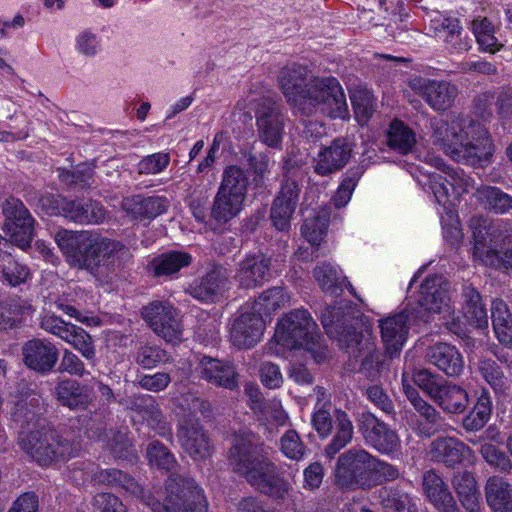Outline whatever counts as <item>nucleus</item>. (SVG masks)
Listing matches in <instances>:
<instances>
[{"instance_id":"19","label":"nucleus","mask_w":512,"mask_h":512,"mask_svg":"<svg viewBox=\"0 0 512 512\" xmlns=\"http://www.w3.org/2000/svg\"><path fill=\"white\" fill-rule=\"evenodd\" d=\"M415 315L407 307L404 311L379 320L381 338L386 353L392 358L402 350L409 333V328Z\"/></svg>"},{"instance_id":"12","label":"nucleus","mask_w":512,"mask_h":512,"mask_svg":"<svg viewBox=\"0 0 512 512\" xmlns=\"http://www.w3.org/2000/svg\"><path fill=\"white\" fill-rule=\"evenodd\" d=\"M40 326L46 332L54 334L72 345L74 349L80 352L82 357L94 364L96 359L94 341L91 335L83 328L67 323L54 314H45L42 316Z\"/></svg>"},{"instance_id":"63","label":"nucleus","mask_w":512,"mask_h":512,"mask_svg":"<svg viewBox=\"0 0 512 512\" xmlns=\"http://www.w3.org/2000/svg\"><path fill=\"white\" fill-rule=\"evenodd\" d=\"M282 453L289 459L299 461L305 454V445L294 430L286 431L280 439Z\"/></svg>"},{"instance_id":"42","label":"nucleus","mask_w":512,"mask_h":512,"mask_svg":"<svg viewBox=\"0 0 512 512\" xmlns=\"http://www.w3.org/2000/svg\"><path fill=\"white\" fill-rule=\"evenodd\" d=\"M192 262V256L184 251H168L155 257L150 267L154 276H170L177 273Z\"/></svg>"},{"instance_id":"23","label":"nucleus","mask_w":512,"mask_h":512,"mask_svg":"<svg viewBox=\"0 0 512 512\" xmlns=\"http://www.w3.org/2000/svg\"><path fill=\"white\" fill-rule=\"evenodd\" d=\"M177 436L184 452L194 460H203L211 455L209 437L198 421L184 415Z\"/></svg>"},{"instance_id":"11","label":"nucleus","mask_w":512,"mask_h":512,"mask_svg":"<svg viewBox=\"0 0 512 512\" xmlns=\"http://www.w3.org/2000/svg\"><path fill=\"white\" fill-rule=\"evenodd\" d=\"M255 112L259 140L272 148H279L284 135L285 118L280 106L271 98L259 97L250 100Z\"/></svg>"},{"instance_id":"49","label":"nucleus","mask_w":512,"mask_h":512,"mask_svg":"<svg viewBox=\"0 0 512 512\" xmlns=\"http://www.w3.org/2000/svg\"><path fill=\"white\" fill-rule=\"evenodd\" d=\"M314 277L325 293L337 295L342 291L346 277L342 276L337 267L330 263H320L314 269Z\"/></svg>"},{"instance_id":"54","label":"nucleus","mask_w":512,"mask_h":512,"mask_svg":"<svg viewBox=\"0 0 512 512\" xmlns=\"http://www.w3.org/2000/svg\"><path fill=\"white\" fill-rule=\"evenodd\" d=\"M379 498L382 506L393 512H417L409 495L399 489L384 487L379 491Z\"/></svg>"},{"instance_id":"25","label":"nucleus","mask_w":512,"mask_h":512,"mask_svg":"<svg viewBox=\"0 0 512 512\" xmlns=\"http://www.w3.org/2000/svg\"><path fill=\"white\" fill-rule=\"evenodd\" d=\"M265 329V319L254 310L244 311L235 319L230 331L233 345L250 348L261 338Z\"/></svg>"},{"instance_id":"34","label":"nucleus","mask_w":512,"mask_h":512,"mask_svg":"<svg viewBox=\"0 0 512 512\" xmlns=\"http://www.w3.org/2000/svg\"><path fill=\"white\" fill-rule=\"evenodd\" d=\"M227 270L221 266L213 267L198 282L189 288L190 295L200 301H212L214 297L228 288Z\"/></svg>"},{"instance_id":"30","label":"nucleus","mask_w":512,"mask_h":512,"mask_svg":"<svg viewBox=\"0 0 512 512\" xmlns=\"http://www.w3.org/2000/svg\"><path fill=\"white\" fill-rule=\"evenodd\" d=\"M422 487L428 501L439 512H458L456 501L447 484L434 470L424 472Z\"/></svg>"},{"instance_id":"52","label":"nucleus","mask_w":512,"mask_h":512,"mask_svg":"<svg viewBox=\"0 0 512 512\" xmlns=\"http://www.w3.org/2000/svg\"><path fill=\"white\" fill-rule=\"evenodd\" d=\"M492 402L487 391H482L472 411L463 419V427L468 431H478L488 422Z\"/></svg>"},{"instance_id":"51","label":"nucleus","mask_w":512,"mask_h":512,"mask_svg":"<svg viewBox=\"0 0 512 512\" xmlns=\"http://www.w3.org/2000/svg\"><path fill=\"white\" fill-rule=\"evenodd\" d=\"M248 185L247 171L237 165H229L223 171L222 181L218 189L246 198Z\"/></svg>"},{"instance_id":"59","label":"nucleus","mask_w":512,"mask_h":512,"mask_svg":"<svg viewBox=\"0 0 512 512\" xmlns=\"http://www.w3.org/2000/svg\"><path fill=\"white\" fill-rule=\"evenodd\" d=\"M480 453L484 460L494 469L509 473L512 470V461L499 448L491 443H485L480 448Z\"/></svg>"},{"instance_id":"8","label":"nucleus","mask_w":512,"mask_h":512,"mask_svg":"<svg viewBox=\"0 0 512 512\" xmlns=\"http://www.w3.org/2000/svg\"><path fill=\"white\" fill-rule=\"evenodd\" d=\"M152 512H207L208 502L203 490L193 479L171 475L166 482V497L158 500L144 498Z\"/></svg>"},{"instance_id":"36","label":"nucleus","mask_w":512,"mask_h":512,"mask_svg":"<svg viewBox=\"0 0 512 512\" xmlns=\"http://www.w3.org/2000/svg\"><path fill=\"white\" fill-rule=\"evenodd\" d=\"M484 492L486 502L493 512L512 511V483L507 479L498 475L490 476Z\"/></svg>"},{"instance_id":"6","label":"nucleus","mask_w":512,"mask_h":512,"mask_svg":"<svg viewBox=\"0 0 512 512\" xmlns=\"http://www.w3.org/2000/svg\"><path fill=\"white\" fill-rule=\"evenodd\" d=\"M275 338L289 349L303 348L317 363L328 355V348L317 332L315 321L304 309H295L285 314L277 324Z\"/></svg>"},{"instance_id":"62","label":"nucleus","mask_w":512,"mask_h":512,"mask_svg":"<svg viewBox=\"0 0 512 512\" xmlns=\"http://www.w3.org/2000/svg\"><path fill=\"white\" fill-rule=\"evenodd\" d=\"M169 163V153L157 152L143 157L137 165V170L139 174L156 175L164 171Z\"/></svg>"},{"instance_id":"57","label":"nucleus","mask_w":512,"mask_h":512,"mask_svg":"<svg viewBox=\"0 0 512 512\" xmlns=\"http://www.w3.org/2000/svg\"><path fill=\"white\" fill-rule=\"evenodd\" d=\"M350 100L358 121H367L375 111V99L366 88H355L350 91Z\"/></svg>"},{"instance_id":"28","label":"nucleus","mask_w":512,"mask_h":512,"mask_svg":"<svg viewBox=\"0 0 512 512\" xmlns=\"http://www.w3.org/2000/svg\"><path fill=\"white\" fill-rule=\"evenodd\" d=\"M427 361L449 377H458L464 370V359L453 345L439 342L426 349Z\"/></svg>"},{"instance_id":"13","label":"nucleus","mask_w":512,"mask_h":512,"mask_svg":"<svg viewBox=\"0 0 512 512\" xmlns=\"http://www.w3.org/2000/svg\"><path fill=\"white\" fill-rule=\"evenodd\" d=\"M448 283L439 275L429 276L421 284L416 306L408 307L415 319L428 322L429 314L440 313L449 303Z\"/></svg>"},{"instance_id":"47","label":"nucleus","mask_w":512,"mask_h":512,"mask_svg":"<svg viewBox=\"0 0 512 512\" xmlns=\"http://www.w3.org/2000/svg\"><path fill=\"white\" fill-rule=\"evenodd\" d=\"M387 145L394 151L408 154L416 145V135L404 122L395 119L387 131Z\"/></svg>"},{"instance_id":"64","label":"nucleus","mask_w":512,"mask_h":512,"mask_svg":"<svg viewBox=\"0 0 512 512\" xmlns=\"http://www.w3.org/2000/svg\"><path fill=\"white\" fill-rule=\"evenodd\" d=\"M92 505L98 512H127L118 497L111 493H98L93 497Z\"/></svg>"},{"instance_id":"56","label":"nucleus","mask_w":512,"mask_h":512,"mask_svg":"<svg viewBox=\"0 0 512 512\" xmlns=\"http://www.w3.org/2000/svg\"><path fill=\"white\" fill-rule=\"evenodd\" d=\"M135 362L144 369H153L160 364L171 362V356L159 346L145 343L138 347Z\"/></svg>"},{"instance_id":"61","label":"nucleus","mask_w":512,"mask_h":512,"mask_svg":"<svg viewBox=\"0 0 512 512\" xmlns=\"http://www.w3.org/2000/svg\"><path fill=\"white\" fill-rule=\"evenodd\" d=\"M429 188L431 189L438 204L449 209V205H455L452 193H449L447 176L439 173H429L428 175Z\"/></svg>"},{"instance_id":"9","label":"nucleus","mask_w":512,"mask_h":512,"mask_svg":"<svg viewBox=\"0 0 512 512\" xmlns=\"http://www.w3.org/2000/svg\"><path fill=\"white\" fill-rule=\"evenodd\" d=\"M330 406L331 403L328 402H317L311 422L318 436L321 439H326L331 435L334 419L335 433L324 449V455L329 459H333L337 453L352 441L354 426L348 414L341 409H335L332 416Z\"/></svg>"},{"instance_id":"14","label":"nucleus","mask_w":512,"mask_h":512,"mask_svg":"<svg viewBox=\"0 0 512 512\" xmlns=\"http://www.w3.org/2000/svg\"><path fill=\"white\" fill-rule=\"evenodd\" d=\"M142 315L150 328L168 343L182 339V326L176 309L168 302L153 301L143 308Z\"/></svg>"},{"instance_id":"41","label":"nucleus","mask_w":512,"mask_h":512,"mask_svg":"<svg viewBox=\"0 0 512 512\" xmlns=\"http://www.w3.org/2000/svg\"><path fill=\"white\" fill-rule=\"evenodd\" d=\"M463 296V313L465 318L471 325L479 328L488 327V314L482 297L479 292L472 286H464Z\"/></svg>"},{"instance_id":"35","label":"nucleus","mask_w":512,"mask_h":512,"mask_svg":"<svg viewBox=\"0 0 512 512\" xmlns=\"http://www.w3.org/2000/svg\"><path fill=\"white\" fill-rule=\"evenodd\" d=\"M60 210L65 218L81 224H98L106 215L104 207L93 201L63 200Z\"/></svg>"},{"instance_id":"44","label":"nucleus","mask_w":512,"mask_h":512,"mask_svg":"<svg viewBox=\"0 0 512 512\" xmlns=\"http://www.w3.org/2000/svg\"><path fill=\"white\" fill-rule=\"evenodd\" d=\"M491 319L495 335L504 345H512V315L502 299H495L491 306Z\"/></svg>"},{"instance_id":"29","label":"nucleus","mask_w":512,"mask_h":512,"mask_svg":"<svg viewBox=\"0 0 512 512\" xmlns=\"http://www.w3.org/2000/svg\"><path fill=\"white\" fill-rule=\"evenodd\" d=\"M197 370L201 378L215 386L233 390L238 387V373L233 364L208 356L201 358Z\"/></svg>"},{"instance_id":"45","label":"nucleus","mask_w":512,"mask_h":512,"mask_svg":"<svg viewBox=\"0 0 512 512\" xmlns=\"http://www.w3.org/2000/svg\"><path fill=\"white\" fill-rule=\"evenodd\" d=\"M452 485L463 507L470 512H475L478 509L479 502L476 480L472 473L468 471L455 473L452 478Z\"/></svg>"},{"instance_id":"21","label":"nucleus","mask_w":512,"mask_h":512,"mask_svg":"<svg viewBox=\"0 0 512 512\" xmlns=\"http://www.w3.org/2000/svg\"><path fill=\"white\" fill-rule=\"evenodd\" d=\"M301 188L294 180H285L276 194L271 210L270 219L279 231H286L290 227L291 218L299 203Z\"/></svg>"},{"instance_id":"20","label":"nucleus","mask_w":512,"mask_h":512,"mask_svg":"<svg viewBox=\"0 0 512 512\" xmlns=\"http://www.w3.org/2000/svg\"><path fill=\"white\" fill-rule=\"evenodd\" d=\"M312 76V71L307 66L299 63L287 64L278 73L279 88L287 102L296 111Z\"/></svg>"},{"instance_id":"32","label":"nucleus","mask_w":512,"mask_h":512,"mask_svg":"<svg viewBox=\"0 0 512 512\" xmlns=\"http://www.w3.org/2000/svg\"><path fill=\"white\" fill-rule=\"evenodd\" d=\"M121 207L134 219L151 220L163 214L169 207V202L162 196L143 197L134 195L124 198Z\"/></svg>"},{"instance_id":"15","label":"nucleus","mask_w":512,"mask_h":512,"mask_svg":"<svg viewBox=\"0 0 512 512\" xmlns=\"http://www.w3.org/2000/svg\"><path fill=\"white\" fill-rule=\"evenodd\" d=\"M142 315L150 328L168 343L182 339V326L176 309L168 302L153 301L143 308Z\"/></svg>"},{"instance_id":"38","label":"nucleus","mask_w":512,"mask_h":512,"mask_svg":"<svg viewBox=\"0 0 512 512\" xmlns=\"http://www.w3.org/2000/svg\"><path fill=\"white\" fill-rule=\"evenodd\" d=\"M474 196L483 208L495 214L503 215L512 211V196L498 187L481 185L475 189Z\"/></svg>"},{"instance_id":"33","label":"nucleus","mask_w":512,"mask_h":512,"mask_svg":"<svg viewBox=\"0 0 512 512\" xmlns=\"http://www.w3.org/2000/svg\"><path fill=\"white\" fill-rule=\"evenodd\" d=\"M425 21L428 23L430 31L435 35L446 33L445 43L453 50H467V44L461 39L462 28L457 18H452L442 14L437 10H431L426 13Z\"/></svg>"},{"instance_id":"53","label":"nucleus","mask_w":512,"mask_h":512,"mask_svg":"<svg viewBox=\"0 0 512 512\" xmlns=\"http://www.w3.org/2000/svg\"><path fill=\"white\" fill-rule=\"evenodd\" d=\"M106 424L102 421L100 415L95 418L87 426V434L91 439H96L107 443L115 453H120L124 447V435L120 432L114 433L106 431Z\"/></svg>"},{"instance_id":"31","label":"nucleus","mask_w":512,"mask_h":512,"mask_svg":"<svg viewBox=\"0 0 512 512\" xmlns=\"http://www.w3.org/2000/svg\"><path fill=\"white\" fill-rule=\"evenodd\" d=\"M351 155V147L346 139L337 138L330 146L322 149L315 159L314 171L321 176L342 169Z\"/></svg>"},{"instance_id":"60","label":"nucleus","mask_w":512,"mask_h":512,"mask_svg":"<svg viewBox=\"0 0 512 512\" xmlns=\"http://www.w3.org/2000/svg\"><path fill=\"white\" fill-rule=\"evenodd\" d=\"M147 457L152 466L160 469L171 470L176 460L173 454L160 442L152 441L147 448Z\"/></svg>"},{"instance_id":"24","label":"nucleus","mask_w":512,"mask_h":512,"mask_svg":"<svg viewBox=\"0 0 512 512\" xmlns=\"http://www.w3.org/2000/svg\"><path fill=\"white\" fill-rule=\"evenodd\" d=\"M270 266L271 259L264 254H248L238 263L234 279L243 288L259 287L270 279Z\"/></svg>"},{"instance_id":"10","label":"nucleus","mask_w":512,"mask_h":512,"mask_svg":"<svg viewBox=\"0 0 512 512\" xmlns=\"http://www.w3.org/2000/svg\"><path fill=\"white\" fill-rule=\"evenodd\" d=\"M375 468V457L364 449L351 448L337 459L335 483L342 489L370 488Z\"/></svg>"},{"instance_id":"3","label":"nucleus","mask_w":512,"mask_h":512,"mask_svg":"<svg viewBox=\"0 0 512 512\" xmlns=\"http://www.w3.org/2000/svg\"><path fill=\"white\" fill-rule=\"evenodd\" d=\"M232 470L256 491L273 500H286L292 491L290 483L280 475L266 449L257 443L253 433L236 434L229 450Z\"/></svg>"},{"instance_id":"5","label":"nucleus","mask_w":512,"mask_h":512,"mask_svg":"<svg viewBox=\"0 0 512 512\" xmlns=\"http://www.w3.org/2000/svg\"><path fill=\"white\" fill-rule=\"evenodd\" d=\"M321 323L331 338H336L342 349L354 357L364 356L362 370L375 379L378 377L382 361L376 351L374 342L357 331L359 325L356 311L348 304L328 307L321 314Z\"/></svg>"},{"instance_id":"26","label":"nucleus","mask_w":512,"mask_h":512,"mask_svg":"<svg viewBox=\"0 0 512 512\" xmlns=\"http://www.w3.org/2000/svg\"><path fill=\"white\" fill-rule=\"evenodd\" d=\"M22 355L28 368L46 374L55 367L59 352L57 347L47 340L32 339L23 345Z\"/></svg>"},{"instance_id":"1","label":"nucleus","mask_w":512,"mask_h":512,"mask_svg":"<svg viewBox=\"0 0 512 512\" xmlns=\"http://www.w3.org/2000/svg\"><path fill=\"white\" fill-rule=\"evenodd\" d=\"M43 399L32 393L15 404L13 417L20 423L18 444L39 465L65 461L73 456V447L47 421L38 415L43 409Z\"/></svg>"},{"instance_id":"55","label":"nucleus","mask_w":512,"mask_h":512,"mask_svg":"<svg viewBox=\"0 0 512 512\" xmlns=\"http://www.w3.org/2000/svg\"><path fill=\"white\" fill-rule=\"evenodd\" d=\"M477 371L483 379L497 393H505L508 388L507 380L500 366L491 358H480L477 363Z\"/></svg>"},{"instance_id":"16","label":"nucleus","mask_w":512,"mask_h":512,"mask_svg":"<svg viewBox=\"0 0 512 512\" xmlns=\"http://www.w3.org/2000/svg\"><path fill=\"white\" fill-rule=\"evenodd\" d=\"M6 218L4 230L10 235L11 241L26 249L34 236L33 218L24 204L16 198L6 199L3 204Z\"/></svg>"},{"instance_id":"4","label":"nucleus","mask_w":512,"mask_h":512,"mask_svg":"<svg viewBox=\"0 0 512 512\" xmlns=\"http://www.w3.org/2000/svg\"><path fill=\"white\" fill-rule=\"evenodd\" d=\"M54 239L70 266L92 274L100 268H108L127 253L119 241L90 231L61 229L55 233Z\"/></svg>"},{"instance_id":"46","label":"nucleus","mask_w":512,"mask_h":512,"mask_svg":"<svg viewBox=\"0 0 512 512\" xmlns=\"http://www.w3.org/2000/svg\"><path fill=\"white\" fill-rule=\"evenodd\" d=\"M290 303V295L283 287H273L264 291L257 300L254 301L251 310H254L263 318L269 317L281 308Z\"/></svg>"},{"instance_id":"43","label":"nucleus","mask_w":512,"mask_h":512,"mask_svg":"<svg viewBox=\"0 0 512 512\" xmlns=\"http://www.w3.org/2000/svg\"><path fill=\"white\" fill-rule=\"evenodd\" d=\"M430 161L433 166L447 176L448 185L452 188L453 200L458 201L463 194L468 193L474 187V180L463 170L448 166L439 157H431Z\"/></svg>"},{"instance_id":"27","label":"nucleus","mask_w":512,"mask_h":512,"mask_svg":"<svg viewBox=\"0 0 512 512\" xmlns=\"http://www.w3.org/2000/svg\"><path fill=\"white\" fill-rule=\"evenodd\" d=\"M429 455L434 462L453 468L472 456L471 448L453 437H441L431 442Z\"/></svg>"},{"instance_id":"2","label":"nucleus","mask_w":512,"mask_h":512,"mask_svg":"<svg viewBox=\"0 0 512 512\" xmlns=\"http://www.w3.org/2000/svg\"><path fill=\"white\" fill-rule=\"evenodd\" d=\"M431 139L453 160L472 166H486L494 153L488 130L469 116L452 115L430 121Z\"/></svg>"},{"instance_id":"39","label":"nucleus","mask_w":512,"mask_h":512,"mask_svg":"<svg viewBox=\"0 0 512 512\" xmlns=\"http://www.w3.org/2000/svg\"><path fill=\"white\" fill-rule=\"evenodd\" d=\"M433 400L445 412L452 414L462 413L469 403L466 390L451 383H443Z\"/></svg>"},{"instance_id":"18","label":"nucleus","mask_w":512,"mask_h":512,"mask_svg":"<svg viewBox=\"0 0 512 512\" xmlns=\"http://www.w3.org/2000/svg\"><path fill=\"white\" fill-rule=\"evenodd\" d=\"M510 225L511 223L503 220L492 221L481 214L473 215L469 220L474 239L473 257L481 261L488 251L493 250L488 246L489 244L504 242L506 239L504 232Z\"/></svg>"},{"instance_id":"50","label":"nucleus","mask_w":512,"mask_h":512,"mask_svg":"<svg viewBox=\"0 0 512 512\" xmlns=\"http://www.w3.org/2000/svg\"><path fill=\"white\" fill-rule=\"evenodd\" d=\"M0 271L4 281L11 286L26 282L30 276L29 268L7 251H0Z\"/></svg>"},{"instance_id":"40","label":"nucleus","mask_w":512,"mask_h":512,"mask_svg":"<svg viewBox=\"0 0 512 512\" xmlns=\"http://www.w3.org/2000/svg\"><path fill=\"white\" fill-rule=\"evenodd\" d=\"M245 198L218 189L211 208V217L220 223H227L242 210Z\"/></svg>"},{"instance_id":"37","label":"nucleus","mask_w":512,"mask_h":512,"mask_svg":"<svg viewBox=\"0 0 512 512\" xmlns=\"http://www.w3.org/2000/svg\"><path fill=\"white\" fill-rule=\"evenodd\" d=\"M54 394L58 402L70 409L85 408L91 401L89 388L73 379L58 382Z\"/></svg>"},{"instance_id":"22","label":"nucleus","mask_w":512,"mask_h":512,"mask_svg":"<svg viewBox=\"0 0 512 512\" xmlns=\"http://www.w3.org/2000/svg\"><path fill=\"white\" fill-rule=\"evenodd\" d=\"M359 428L365 439L379 452L390 454L398 450L400 440L396 432L379 421L373 414L362 413L359 419Z\"/></svg>"},{"instance_id":"58","label":"nucleus","mask_w":512,"mask_h":512,"mask_svg":"<svg viewBox=\"0 0 512 512\" xmlns=\"http://www.w3.org/2000/svg\"><path fill=\"white\" fill-rule=\"evenodd\" d=\"M328 217L326 214L318 213L316 216L307 218L302 227V235L312 245H318L327 230Z\"/></svg>"},{"instance_id":"7","label":"nucleus","mask_w":512,"mask_h":512,"mask_svg":"<svg viewBox=\"0 0 512 512\" xmlns=\"http://www.w3.org/2000/svg\"><path fill=\"white\" fill-rule=\"evenodd\" d=\"M296 112L303 116L321 113L334 119L347 117L349 110L340 82L332 76L313 74Z\"/></svg>"},{"instance_id":"17","label":"nucleus","mask_w":512,"mask_h":512,"mask_svg":"<svg viewBox=\"0 0 512 512\" xmlns=\"http://www.w3.org/2000/svg\"><path fill=\"white\" fill-rule=\"evenodd\" d=\"M409 87L435 111L452 107L458 95L457 86L446 80L415 77L410 80Z\"/></svg>"},{"instance_id":"48","label":"nucleus","mask_w":512,"mask_h":512,"mask_svg":"<svg viewBox=\"0 0 512 512\" xmlns=\"http://www.w3.org/2000/svg\"><path fill=\"white\" fill-rule=\"evenodd\" d=\"M31 310V305L20 298H11L0 302V329L17 327Z\"/></svg>"}]
</instances>
